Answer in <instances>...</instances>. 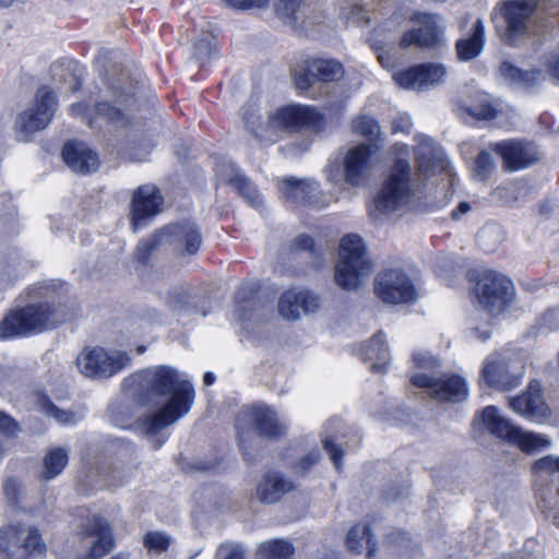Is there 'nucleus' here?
Masks as SVG:
<instances>
[{"label":"nucleus","mask_w":559,"mask_h":559,"mask_svg":"<svg viewBox=\"0 0 559 559\" xmlns=\"http://www.w3.org/2000/svg\"><path fill=\"white\" fill-rule=\"evenodd\" d=\"M140 391L156 407V411L143 418L141 429L154 435L186 416L194 401V391L190 381L169 366H155L143 369L131 377Z\"/></svg>","instance_id":"f257e3e1"},{"label":"nucleus","mask_w":559,"mask_h":559,"mask_svg":"<svg viewBox=\"0 0 559 559\" xmlns=\"http://www.w3.org/2000/svg\"><path fill=\"white\" fill-rule=\"evenodd\" d=\"M416 176H413L407 159L399 158L374 199V209L381 213H391L406 206L419 190L421 181L429 176L447 169L448 160L443 151L432 139L426 135L415 136Z\"/></svg>","instance_id":"f03ea898"},{"label":"nucleus","mask_w":559,"mask_h":559,"mask_svg":"<svg viewBox=\"0 0 559 559\" xmlns=\"http://www.w3.org/2000/svg\"><path fill=\"white\" fill-rule=\"evenodd\" d=\"M140 108V87L128 74L120 73L108 82V97L94 108L84 103L71 106V114L92 128L106 127L109 132L130 135L135 112Z\"/></svg>","instance_id":"7ed1b4c3"},{"label":"nucleus","mask_w":559,"mask_h":559,"mask_svg":"<svg viewBox=\"0 0 559 559\" xmlns=\"http://www.w3.org/2000/svg\"><path fill=\"white\" fill-rule=\"evenodd\" d=\"M68 320L64 307L35 302L9 312L0 321V338H12L52 330Z\"/></svg>","instance_id":"20e7f679"},{"label":"nucleus","mask_w":559,"mask_h":559,"mask_svg":"<svg viewBox=\"0 0 559 559\" xmlns=\"http://www.w3.org/2000/svg\"><path fill=\"white\" fill-rule=\"evenodd\" d=\"M255 111L253 105L242 107L241 115L246 127L258 138L271 141H274L273 135L280 130L317 129L322 120V116L313 107L288 106L270 115L263 131L261 124L254 128L260 118L255 115Z\"/></svg>","instance_id":"39448f33"},{"label":"nucleus","mask_w":559,"mask_h":559,"mask_svg":"<svg viewBox=\"0 0 559 559\" xmlns=\"http://www.w3.org/2000/svg\"><path fill=\"white\" fill-rule=\"evenodd\" d=\"M373 271L362 239L357 235L342 238L338 259L334 266V281L345 290L357 289L362 281Z\"/></svg>","instance_id":"423d86ee"},{"label":"nucleus","mask_w":559,"mask_h":559,"mask_svg":"<svg viewBox=\"0 0 559 559\" xmlns=\"http://www.w3.org/2000/svg\"><path fill=\"white\" fill-rule=\"evenodd\" d=\"M130 364L131 357L127 352L100 346L84 347L75 359L79 371L95 380L109 379Z\"/></svg>","instance_id":"0eeeda50"},{"label":"nucleus","mask_w":559,"mask_h":559,"mask_svg":"<svg viewBox=\"0 0 559 559\" xmlns=\"http://www.w3.org/2000/svg\"><path fill=\"white\" fill-rule=\"evenodd\" d=\"M236 429L240 448L246 455V435L250 429L257 435L272 440H278L287 433L286 424L269 406H254L241 409L236 418Z\"/></svg>","instance_id":"6e6552de"},{"label":"nucleus","mask_w":559,"mask_h":559,"mask_svg":"<svg viewBox=\"0 0 559 559\" xmlns=\"http://www.w3.org/2000/svg\"><path fill=\"white\" fill-rule=\"evenodd\" d=\"M56 108L57 100L53 92L47 86L39 87L32 104L16 117L14 124L16 139L28 142L34 133L48 126Z\"/></svg>","instance_id":"1a4fd4ad"},{"label":"nucleus","mask_w":559,"mask_h":559,"mask_svg":"<svg viewBox=\"0 0 559 559\" xmlns=\"http://www.w3.org/2000/svg\"><path fill=\"white\" fill-rule=\"evenodd\" d=\"M524 372L521 358L492 353L485 358L480 376L487 385L499 391H511L521 384Z\"/></svg>","instance_id":"9d476101"},{"label":"nucleus","mask_w":559,"mask_h":559,"mask_svg":"<svg viewBox=\"0 0 559 559\" xmlns=\"http://www.w3.org/2000/svg\"><path fill=\"white\" fill-rule=\"evenodd\" d=\"M409 382L413 386L423 389L430 400L440 403H461L468 396L469 390L465 379L459 374H427L414 371Z\"/></svg>","instance_id":"9b49d317"},{"label":"nucleus","mask_w":559,"mask_h":559,"mask_svg":"<svg viewBox=\"0 0 559 559\" xmlns=\"http://www.w3.org/2000/svg\"><path fill=\"white\" fill-rule=\"evenodd\" d=\"M538 4L539 0H506L497 4L495 12L503 20V26L497 27L504 43L514 44L528 32Z\"/></svg>","instance_id":"f8f14e48"},{"label":"nucleus","mask_w":559,"mask_h":559,"mask_svg":"<svg viewBox=\"0 0 559 559\" xmlns=\"http://www.w3.org/2000/svg\"><path fill=\"white\" fill-rule=\"evenodd\" d=\"M514 293L513 283L497 272L483 273L473 294L478 305L489 314L500 313L511 300Z\"/></svg>","instance_id":"ddd939ff"},{"label":"nucleus","mask_w":559,"mask_h":559,"mask_svg":"<svg viewBox=\"0 0 559 559\" xmlns=\"http://www.w3.org/2000/svg\"><path fill=\"white\" fill-rule=\"evenodd\" d=\"M371 145L358 144L349 147L340 163L326 167V178L335 185L358 187L368 169Z\"/></svg>","instance_id":"4468645a"},{"label":"nucleus","mask_w":559,"mask_h":559,"mask_svg":"<svg viewBox=\"0 0 559 559\" xmlns=\"http://www.w3.org/2000/svg\"><path fill=\"white\" fill-rule=\"evenodd\" d=\"M532 472L538 479L552 478V483L540 493L544 515L559 527V455L548 454L536 460Z\"/></svg>","instance_id":"2eb2a0df"},{"label":"nucleus","mask_w":559,"mask_h":559,"mask_svg":"<svg viewBox=\"0 0 559 559\" xmlns=\"http://www.w3.org/2000/svg\"><path fill=\"white\" fill-rule=\"evenodd\" d=\"M276 16L295 31L305 32L324 19L323 10L316 0H275Z\"/></svg>","instance_id":"dca6fc26"},{"label":"nucleus","mask_w":559,"mask_h":559,"mask_svg":"<svg viewBox=\"0 0 559 559\" xmlns=\"http://www.w3.org/2000/svg\"><path fill=\"white\" fill-rule=\"evenodd\" d=\"M412 21L420 24L418 28L406 31L399 43L402 49L416 46L424 49H436L444 45L440 17L436 14L415 13Z\"/></svg>","instance_id":"f3484780"},{"label":"nucleus","mask_w":559,"mask_h":559,"mask_svg":"<svg viewBox=\"0 0 559 559\" xmlns=\"http://www.w3.org/2000/svg\"><path fill=\"white\" fill-rule=\"evenodd\" d=\"M377 296L386 304H406L415 300L416 292L411 278L402 270H385L374 282Z\"/></svg>","instance_id":"a211bd4d"},{"label":"nucleus","mask_w":559,"mask_h":559,"mask_svg":"<svg viewBox=\"0 0 559 559\" xmlns=\"http://www.w3.org/2000/svg\"><path fill=\"white\" fill-rule=\"evenodd\" d=\"M78 537L82 548L88 550L86 559L100 558L112 547L110 525L106 519L98 515H94L81 526Z\"/></svg>","instance_id":"6ab92c4d"},{"label":"nucleus","mask_w":559,"mask_h":559,"mask_svg":"<svg viewBox=\"0 0 559 559\" xmlns=\"http://www.w3.org/2000/svg\"><path fill=\"white\" fill-rule=\"evenodd\" d=\"M320 308V298L310 290L290 288L285 290L277 304L280 316L287 321H296L302 314L313 313Z\"/></svg>","instance_id":"aec40b11"},{"label":"nucleus","mask_w":559,"mask_h":559,"mask_svg":"<svg viewBox=\"0 0 559 559\" xmlns=\"http://www.w3.org/2000/svg\"><path fill=\"white\" fill-rule=\"evenodd\" d=\"M509 406L514 413L537 423L549 418L551 414L544 401L542 385L536 380L530 382L523 394L510 399Z\"/></svg>","instance_id":"412c9836"},{"label":"nucleus","mask_w":559,"mask_h":559,"mask_svg":"<svg viewBox=\"0 0 559 559\" xmlns=\"http://www.w3.org/2000/svg\"><path fill=\"white\" fill-rule=\"evenodd\" d=\"M163 197L159 190L151 185L139 187L132 198V228L135 231L143 226L146 218L162 211Z\"/></svg>","instance_id":"4be33fe9"},{"label":"nucleus","mask_w":559,"mask_h":559,"mask_svg":"<svg viewBox=\"0 0 559 559\" xmlns=\"http://www.w3.org/2000/svg\"><path fill=\"white\" fill-rule=\"evenodd\" d=\"M167 243L180 255H192L198 252L202 237L198 226L191 222L169 225L165 227Z\"/></svg>","instance_id":"5701e85b"},{"label":"nucleus","mask_w":559,"mask_h":559,"mask_svg":"<svg viewBox=\"0 0 559 559\" xmlns=\"http://www.w3.org/2000/svg\"><path fill=\"white\" fill-rule=\"evenodd\" d=\"M495 151L502 156L507 170L528 167L538 159L536 147L521 141L511 140L497 143Z\"/></svg>","instance_id":"b1692460"},{"label":"nucleus","mask_w":559,"mask_h":559,"mask_svg":"<svg viewBox=\"0 0 559 559\" xmlns=\"http://www.w3.org/2000/svg\"><path fill=\"white\" fill-rule=\"evenodd\" d=\"M15 538L20 542L16 559H24L33 552L41 554L45 550V544L36 528L24 525H8L0 530V547H8L5 538Z\"/></svg>","instance_id":"393cba45"},{"label":"nucleus","mask_w":559,"mask_h":559,"mask_svg":"<svg viewBox=\"0 0 559 559\" xmlns=\"http://www.w3.org/2000/svg\"><path fill=\"white\" fill-rule=\"evenodd\" d=\"M294 483L277 471H269L262 475L255 488L257 499L266 504L278 502L283 496L293 491Z\"/></svg>","instance_id":"a878e982"},{"label":"nucleus","mask_w":559,"mask_h":559,"mask_svg":"<svg viewBox=\"0 0 559 559\" xmlns=\"http://www.w3.org/2000/svg\"><path fill=\"white\" fill-rule=\"evenodd\" d=\"M318 188V182L312 180L284 179L280 183L282 197L287 202L310 206H322L325 203L320 200Z\"/></svg>","instance_id":"bb28decb"},{"label":"nucleus","mask_w":559,"mask_h":559,"mask_svg":"<svg viewBox=\"0 0 559 559\" xmlns=\"http://www.w3.org/2000/svg\"><path fill=\"white\" fill-rule=\"evenodd\" d=\"M64 163L75 173L90 174L98 167V157L83 142H68L62 148Z\"/></svg>","instance_id":"cd10ccee"},{"label":"nucleus","mask_w":559,"mask_h":559,"mask_svg":"<svg viewBox=\"0 0 559 559\" xmlns=\"http://www.w3.org/2000/svg\"><path fill=\"white\" fill-rule=\"evenodd\" d=\"M480 420L487 432L508 444L518 428L509 418L501 415L497 406L492 405L481 411Z\"/></svg>","instance_id":"c85d7f7f"},{"label":"nucleus","mask_w":559,"mask_h":559,"mask_svg":"<svg viewBox=\"0 0 559 559\" xmlns=\"http://www.w3.org/2000/svg\"><path fill=\"white\" fill-rule=\"evenodd\" d=\"M361 357L365 361L370 360V370L376 373L383 372L390 362L389 347L385 335L382 332L376 333L364 346Z\"/></svg>","instance_id":"c756f323"},{"label":"nucleus","mask_w":559,"mask_h":559,"mask_svg":"<svg viewBox=\"0 0 559 559\" xmlns=\"http://www.w3.org/2000/svg\"><path fill=\"white\" fill-rule=\"evenodd\" d=\"M485 45V26L480 19H477L466 37L456 41V52L461 61H469L477 58Z\"/></svg>","instance_id":"7c9ffc66"},{"label":"nucleus","mask_w":559,"mask_h":559,"mask_svg":"<svg viewBox=\"0 0 559 559\" xmlns=\"http://www.w3.org/2000/svg\"><path fill=\"white\" fill-rule=\"evenodd\" d=\"M347 549L361 554L367 550V557L372 558L377 554L376 543L370 533V527L367 524H357L353 526L346 537Z\"/></svg>","instance_id":"2f4dec72"},{"label":"nucleus","mask_w":559,"mask_h":559,"mask_svg":"<svg viewBox=\"0 0 559 559\" xmlns=\"http://www.w3.org/2000/svg\"><path fill=\"white\" fill-rule=\"evenodd\" d=\"M509 444L526 454H533L549 448L551 440L545 435L527 431L518 426Z\"/></svg>","instance_id":"473e14b6"},{"label":"nucleus","mask_w":559,"mask_h":559,"mask_svg":"<svg viewBox=\"0 0 559 559\" xmlns=\"http://www.w3.org/2000/svg\"><path fill=\"white\" fill-rule=\"evenodd\" d=\"M69 461L68 450L62 447L50 448L43 457L40 479L51 480L62 473Z\"/></svg>","instance_id":"72a5a7b5"},{"label":"nucleus","mask_w":559,"mask_h":559,"mask_svg":"<svg viewBox=\"0 0 559 559\" xmlns=\"http://www.w3.org/2000/svg\"><path fill=\"white\" fill-rule=\"evenodd\" d=\"M309 73L320 82H335L344 76L342 63L332 59H309Z\"/></svg>","instance_id":"f704fd0d"},{"label":"nucleus","mask_w":559,"mask_h":559,"mask_svg":"<svg viewBox=\"0 0 559 559\" xmlns=\"http://www.w3.org/2000/svg\"><path fill=\"white\" fill-rule=\"evenodd\" d=\"M225 173L226 174H222V176L226 177L228 183L231 185L233 188L248 201V203L257 206L259 204V194L255 187L248 180V178L240 174L234 164H228Z\"/></svg>","instance_id":"c9c22d12"},{"label":"nucleus","mask_w":559,"mask_h":559,"mask_svg":"<svg viewBox=\"0 0 559 559\" xmlns=\"http://www.w3.org/2000/svg\"><path fill=\"white\" fill-rule=\"evenodd\" d=\"M500 73L510 83L524 87H533L537 85L542 79L540 71H522L507 61L501 63Z\"/></svg>","instance_id":"e433bc0d"},{"label":"nucleus","mask_w":559,"mask_h":559,"mask_svg":"<svg viewBox=\"0 0 559 559\" xmlns=\"http://www.w3.org/2000/svg\"><path fill=\"white\" fill-rule=\"evenodd\" d=\"M165 228L153 233L147 238L142 239L135 249L134 257L136 261L146 264L151 255L163 245L167 243Z\"/></svg>","instance_id":"4c0bfd02"},{"label":"nucleus","mask_w":559,"mask_h":559,"mask_svg":"<svg viewBox=\"0 0 559 559\" xmlns=\"http://www.w3.org/2000/svg\"><path fill=\"white\" fill-rule=\"evenodd\" d=\"M465 111L478 120H493L499 116V109L487 94H477L476 102L465 107Z\"/></svg>","instance_id":"58836bf2"},{"label":"nucleus","mask_w":559,"mask_h":559,"mask_svg":"<svg viewBox=\"0 0 559 559\" xmlns=\"http://www.w3.org/2000/svg\"><path fill=\"white\" fill-rule=\"evenodd\" d=\"M258 554L263 559H288L294 554V547L287 540H267L259 545Z\"/></svg>","instance_id":"ea45409f"},{"label":"nucleus","mask_w":559,"mask_h":559,"mask_svg":"<svg viewBox=\"0 0 559 559\" xmlns=\"http://www.w3.org/2000/svg\"><path fill=\"white\" fill-rule=\"evenodd\" d=\"M423 90L439 85L445 81L447 69L441 63L428 62L420 64Z\"/></svg>","instance_id":"a19ab883"},{"label":"nucleus","mask_w":559,"mask_h":559,"mask_svg":"<svg viewBox=\"0 0 559 559\" xmlns=\"http://www.w3.org/2000/svg\"><path fill=\"white\" fill-rule=\"evenodd\" d=\"M393 80L402 88L423 91L420 64L395 72Z\"/></svg>","instance_id":"79ce46f5"},{"label":"nucleus","mask_w":559,"mask_h":559,"mask_svg":"<svg viewBox=\"0 0 559 559\" xmlns=\"http://www.w3.org/2000/svg\"><path fill=\"white\" fill-rule=\"evenodd\" d=\"M385 544L400 557H409L416 547L409 536L400 531L388 534Z\"/></svg>","instance_id":"37998d69"},{"label":"nucleus","mask_w":559,"mask_h":559,"mask_svg":"<svg viewBox=\"0 0 559 559\" xmlns=\"http://www.w3.org/2000/svg\"><path fill=\"white\" fill-rule=\"evenodd\" d=\"M289 251L294 254H306L311 259L314 267L319 266L320 258L314 248L313 239L308 235H299L289 243Z\"/></svg>","instance_id":"c03bdc74"},{"label":"nucleus","mask_w":559,"mask_h":559,"mask_svg":"<svg viewBox=\"0 0 559 559\" xmlns=\"http://www.w3.org/2000/svg\"><path fill=\"white\" fill-rule=\"evenodd\" d=\"M352 129L359 135L365 136L369 141H376L381 135V128L372 117L362 116L352 122Z\"/></svg>","instance_id":"a18cd8bd"},{"label":"nucleus","mask_w":559,"mask_h":559,"mask_svg":"<svg viewBox=\"0 0 559 559\" xmlns=\"http://www.w3.org/2000/svg\"><path fill=\"white\" fill-rule=\"evenodd\" d=\"M371 47L377 52L378 60L383 68L391 69L397 64L399 57L392 44L386 45L381 40L372 38Z\"/></svg>","instance_id":"49530a36"},{"label":"nucleus","mask_w":559,"mask_h":559,"mask_svg":"<svg viewBox=\"0 0 559 559\" xmlns=\"http://www.w3.org/2000/svg\"><path fill=\"white\" fill-rule=\"evenodd\" d=\"M191 299V290L185 286H177L168 290L165 302L169 310L180 311Z\"/></svg>","instance_id":"de8ad7c7"},{"label":"nucleus","mask_w":559,"mask_h":559,"mask_svg":"<svg viewBox=\"0 0 559 559\" xmlns=\"http://www.w3.org/2000/svg\"><path fill=\"white\" fill-rule=\"evenodd\" d=\"M414 368L409 371V376L414 371H421L427 374H435L433 371L441 367L440 360L425 352H418L413 355Z\"/></svg>","instance_id":"09e8293b"},{"label":"nucleus","mask_w":559,"mask_h":559,"mask_svg":"<svg viewBox=\"0 0 559 559\" xmlns=\"http://www.w3.org/2000/svg\"><path fill=\"white\" fill-rule=\"evenodd\" d=\"M2 489L5 498L12 504H17L24 496V486L22 481L13 476L5 478Z\"/></svg>","instance_id":"8fccbe9b"},{"label":"nucleus","mask_w":559,"mask_h":559,"mask_svg":"<svg viewBox=\"0 0 559 559\" xmlns=\"http://www.w3.org/2000/svg\"><path fill=\"white\" fill-rule=\"evenodd\" d=\"M131 468L126 466H114L103 477L105 486L119 487L128 481Z\"/></svg>","instance_id":"3c124183"},{"label":"nucleus","mask_w":559,"mask_h":559,"mask_svg":"<svg viewBox=\"0 0 559 559\" xmlns=\"http://www.w3.org/2000/svg\"><path fill=\"white\" fill-rule=\"evenodd\" d=\"M143 542L150 552L160 554L168 548L170 539L163 533L150 532L144 536Z\"/></svg>","instance_id":"603ef678"},{"label":"nucleus","mask_w":559,"mask_h":559,"mask_svg":"<svg viewBox=\"0 0 559 559\" xmlns=\"http://www.w3.org/2000/svg\"><path fill=\"white\" fill-rule=\"evenodd\" d=\"M495 168V162L487 152H480L475 162V174L480 179L486 178Z\"/></svg>","instance_id":"864d4df0"},{"label":"nucleus","mask_w":559,"mask_h":559,"mask_svg":"<svg viewBox=\"0 0 559 559\" xmlns=\"http://www.w3.org/2000/svg\"><path fill=\"white\" fill-rule=\"evenodd\" d=\"M518 185L507 183L495 190L493 197L506 205H512L518 200Z\"/></svg>","instance_id":"5fc2aeb1"},{"label":"nucleus","mask_w":559,"mask_h":559,"mask_svg":"<svg viewBox=\"0 0 559 559\" xmlns=\"http://www.w3.org/2000/svg\"><path fill=\"white\" fill-rule=\"evenodd\" d=\"M320 457L321 454L318 449L311 450L304 457L299 459L294 467L298 473L305 474L319 462Z\"/></svg>","instance_id":"6e6d98bb"},{"label":"nucleus","mask_w":559,"mask_h":559,"mask_svg":"<svg viewBox=\"0 0 559 559\" xmlns=\"http://www.w3.org/2000/svg\"><path fill=\"white\" fill-rule=\"evenodd\" d=\"M323 448L330 455V459L335 467L336 471L341 469L342 466V457H343V450L334 444L330 438H325L323 440Z\"/></svg>","instance_id":"4d7b16f0"},{"label":"nucleus","mask_w":559,"mask_h":559,"mask_svg":"<svg viewBox=\"0 0 559 559\" xmlns=\"http://www.w3.org/2000/svg\"><path fill=\"white\" fill-rule=\"evenodd\" d=\"M194 47L198 59L209 58L214 49L213 37L211 35L203 36L195 41Z\"/></svg>","instance_id":"13d9d810"},{"label":"nucleus","mask_w":559,"mask_h":559,"mask_svg":"<svg viewBox=\"0 0 559 559\" xmlns=\"http://www.w3.org/2000/svg\"><path fill=\"white\" fill-rule=\"evenodd\" d=\"M227 5L238 10L251 8L263 9L269 7L270 0H223Z\"/></svg>","instance_id":"bf43d9fd"},{"label":"nucleus","mask_w":559,"mask_h":559,"mask_svg":"<svg viewBox=\"0 0 559 559\" xmlns=\"http://www.w3.org/2000/svg\"><path fill=\"white\" fill-rule=\"evenodd\" d=\"M217 559H245V551L238 545H222L217 549Z\"/></svg>","instance_id":"052dcab7"},{"label":"nucleus","mask_w":559,"mask_h":559,"mask_svg":"<svg viewBox=\"0 0 559 559\" xmlns=\"http://www.w3.org/2000/svg\"><path fill=\"white\" fill-rule=\"evenodd\" d=\"M46 412L49 416L55 418L58 423L67 425L75 423V415L71 412L60 409L57 406L50 404L47 406Z\"/></svg>","instance_id":"680f3d73"},{"label":"nucleus","mask_w":559,"mask_h":559,"mask_svg":"<svg viewBox=\"0 0 559 559\" xmlns=\"http://www.w3.org/2000/svg\"><path fill=\"white\" fill-rule=\"evenodd\" d=\"M313 82H316V80H313V76L309 73V62L307 61L305 71L295 75V84L298 90L307 91Z\"/></svg>","instance_id":"e2e57ef3"},{"label":"nucleus","mask_w":559,"mask_h":559,"mask_svg":"<svg viewBox=\"0 0 559 559\" xmlns=\"http://www.w3.org/2000/svg\"><path fill=\"white\" fill-rule=\"evenodd\" d=\"M412 128V119L407 115H400L395 117L392 121V132L397 133H408Z\"/></svg>","instance_id":"0e129e2a"},{"label":"nucleus","mask_w":559,"mask_h":559,"mask_svg":"<svg viewBox=\"0 0 559 559\" xmlns=\"http://www.w3.org/2000/svg\"><path fill=\"white\" fill-rule=\"evenodd\" d=\"M540 323L543 326L548 328L550 330L558 329L559 328V310L546 311L540 318Z\"/></svg>","instance_id":"69168bd1"},{"label":"nucleus","mask_w":559,"mask_h":559,"mask_svg":"<svg viewBox=\"0 0 559 559\" xmlns=\"http://www.w3.org/2000/svg\"><path fill=\"white\" fill-rule=\"evenodd\" d=\"M546 68L549 75L559 81V51L554 52L546 61Z\"/></svg>","instance_id":"338daca9"},{"label":"nucleus","mask_w":559,"mask_h":559,"mask_svg":"<svg viewBox=\"0 0 559 559\" xmlns=\"http://www.w3.org/2000/svg\"><path fill=\"white\" fill-rule=\"evenodd\" d=\"M5 543L8 544V547H0V551L7 552L12 559H16V554L19 550L20 542L15 538H5Z\"/></svg>","instance_id":"774afa93"}]
</instances>
